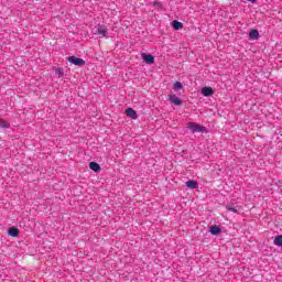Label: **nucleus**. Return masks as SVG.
I'll list each match as a JSON object with an SVG mask.
<instances>
[{
  "label": "nucleus",
  "mask_w": 282,
  "mask_h": 282,
  "mask_svg": "<svg viewBox=\"0 0 282 282\" xmlns=\"http://www.w3.org/2000/svg\"><path fill=\"white\" fill-rule=\"evenodd\" d=\"M187 129H189L192 133H208V130H206V127L197 122H187Z\"/></svg>",
  "instance_id": "1"
},
{
  "label": "nucleus",
  "mask_w": 282,
  "mask_h": 282,
  "mask_svg": "<svg viewBox=\"0 0 282 282\" xmlns=\"http://www.w3.org/2000/svg\"><path fill=\"white\" fill-rule=\"evenodd\" d=\"M68 63H72L73 65H76L77 67H84L85 59L78 58L76 56H69L68 57Z\"/></svg>",
  "instance_id": "2"
},
{
  "label": "nucleus",
  "mask_w": 282,
  "mask_h": 282,
  "mask_svg": "<svg viewBox=\"0 0 282 282\" xmlns=\"http://www.w3.org/2000/svg\"><path fill=\"white\" fill-rule=\"evenodd\" d=\"M95 34H98L100 39H105V36H107V26L99 25L95 31Z\"/></svg>",
  "instance_id": "3"
},
{
  "label": "nucleus",
  "mask_w": 282,
  "mask_h": 282,
  "mask_svg": "<svg viewBox=\"0 0 282 282\" xmlns=\"http://www.w3.org/2000/svg\"><path fill=\"white\" fill-rule=\"evenodd\" d=\"M142 58L144 61V63H147L148 65H153V63H155V57H153V55L151 54H142Z\"/></svg>",
  "instance_id": "4"
},
{
  "label": "nucleus",
  "mask_w": 282,
  "mask_h": 282,
  "mask_svg": "<svg viewBox=\"0 0 282 282\" xmlns=\"http://www.w3.org/2000/svg\"><path fill=\"white\" fill-rule=\"evenodd\" d=\"M126 116H128V118H131L132 120H138V112H135V110H133L132 108L126 109Z\"/></svg>",
  "instance_id": "5"
},
{
  "label": "nucleus",
  "mask_w": 282,
  "mask_h": 282,
  "mask_svg": "<svg viewBox=\"0 0 282 282\" xmlns=\"http://www.w3.org/2000/svg\"><path fill=\"white\" fill-rule=\"evenodd\" d=\"M200 93L205 97H210V96H213V94H215V90H213L212 87H203Z\"/></svg>",
  "instance_id": "6"
},
{
  "label": "nucleus",
  "mask_w": 282,
  "mask_h": 282,
  "mask_svg": "<svg viewBox=\"0 0 282 282\" xmlns=\"http://www.w3.org/2000/svg\"><path fill=\"white\" fill-rule=\"evenodd\" d=\"M169 100H170V102H172V105H176V107H180V105H182V99H180L175 95H170Z\"/></svg>",
  "instance_id": "7"
},
{
  "label": "nucleus",
  "mask_w": 282,
  "mask_h": 282,
  "mask_svg": "<svg viewBox=\"0 0 282 282\" xmlns=\"http://www.w3.org/2000/svg\"><path fill=\"white\" fill-rule=\"evenodd\" d=\"M249 39H251V41H257V39H259V31L257 29H252L249 32Z\"/></svg>",
  "instance_id": "8"
},
{
  "label": "nucleus",
  "mask_w": 282,
  "mask_h": 282,
  "mask_svg": "<svg viewBox=\"0 0 282 282\" xmlns=\"http://www.w3.org/2000/svg\"><path fill=\"white\" fill-rule=\"evenodd\" d=\"M89 169L94 171L95 173H98L100 171V164L96 162H90L89 163Z\"/></svg>",
  "instance_id": "9"
},
{
  "label": "nucleus",
  "mask_w": 282,
  "mask_h": 282,
  "mask_svg": "<svg viewBox=\"0 0 282 282\" xmlns=\"http://www.w3.org/2000/svg\"><path fill=\"white\" fill-rule=\"evenodd\" d=\"M209 232L212 235H219L221 232V228H219L217 225H214L209 228Z\"/></svg>",
  "instance_id": "10"
},
{
  "label": "nucleus",
  "mask_w": 282,
  "mask_h": 282,
  "mask_svg": "<svg viewBox=\"0 0 282 282\" xmlns=\"http://www.w3.org/2000/svg\"><path fill=\"white\" fill-rule=\"evenodd\" d=\"M172 28L174 30H182L184 28V24L182 22L177 21V20H174L172 22Z\"/></svg>",
  "instance_id": "11"
},
{
  "label": "nucleus",
  "mask_w": 282,
  "mask_h": 282,
  "mask_svg": "<svg viewBox=\"0 0 282 282\" xmlns=\"http://www.w3.org/2000/svg\"><path fill=\"white\" fill-rule=\"evenodd\" d=\"M185 186H187V188L195 189V188H197L198 183H197V181H187V182L185 183Z\"/></svg>",
  "instance_id": "12"
},
{
  "label": "nucleus",
  "mask_w": 282,
  "mask_h": 282,
  "mask_svg": "<svg viewBox=\"0 0 282 282\" xmlns=\"http://www.w3.org/2000/svg\"><path fill=\"white\" fill-rule=\"evenodd\" d=\"M10 237H19V229L17 227L9 228Z\"/></svg>",
  "instance_id": "13"
},
{
  "label": "nucleus",
  "mask_w": 282,
  "mask_h": 282,
  "mask_svg": "<svg viewBox=\"0 0 282 282\" xmlns=\"http://www.w3.org/2000/svg\"><path fill=\"white\" fill-rule=\"evenodd\" d=\"M0 129H10V122L0 118Z\"/></svg>",
  "instance_id": "14"
},
{
  "label": "nucleus",
  "mask_w": 282,
  "mask_h": 282,
  "mask_svg": "<svg viewBox=\"0 0 282 282\" xmlns=\"http://www.w3.org/2000/svg\"><path fill=\"white\" fill-rule=\"evenodd\" d=\"M273 243H274V246L282 247V236L275 237L274 240H273Z\"/></svg>",
  "instance_id": "15"
},
{
  "label": "nucleus",
  "mask_w": 282,
  "mask_h": 282,
  "mask_svg": "<svg viewBox=\"0 0 282 282\" xmlns=\"http://www.w3.org/2000/svg\"><path fill=\"white\" fill-rule=\"evenodd\" d=\"M55 74L57 76H65V70L62 67L55 69Z\"/></svg>",
  "instance_id": "16"
},
{
  "label": "nucleus",
  "mask_w": 282,
  "mask_h": 282,
  "mask_svg": "<svg viewBox=\"0 0 282 282\" xmlns=\"http://www.w3.org/2000/svg\"><path fill=\"white\" fill-rule=\"evenodd\" d=\"M173 89H174V91H177V90L182 89V83L176 82V83L174 84V86H173Z\"/></svg>",
  "instance_id": "17"
},
{
  "label": "nucleus",
  "mask_w": 282,
  "mask_h": 282,
  "mask_svg": "<svg viewBox=\"0 0 282 282\" xmlns=\"http://www.w3.org/2000/svg\"><path fill=\"white\" fill-rule=\"evenodd\" d=\"M227 210H230L231 213H239V207L228 206Z\"/></svg>",
  "instance_id": "18"
}]
</instances>
